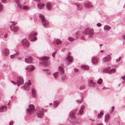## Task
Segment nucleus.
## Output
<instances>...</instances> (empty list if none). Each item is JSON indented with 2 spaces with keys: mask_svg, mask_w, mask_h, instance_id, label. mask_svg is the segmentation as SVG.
Masks as SVG:
<instances>
[{
  "mask_svg": "<svg viewBox=\"0 0 125 125\" xmlns=\"http://www.w3.org/2000/svg\"><path fill=\"white\" fill-rule=\"evenodd\" d=\"M35 111L34 107L33 105L31 104L29 106V108L27 109V112L29 114L32 113Z\"/></svg>",
  "mask_w": 125,
  "mask_h": 125,
  "instance_id": "obj_1",
  "label": "nucleus"
},
{
  "mask_svg": "<svg viewBox=\"0 0 125 125\" xmlns=\"http://www.w3.org/2000/svg\"><path fill=\"white\" fill-rule=\"evenodd\" d=\"M39 17L41 19L42 23L44 26L48 25V22L47 21L43 15L42 14H40L39 15Z\"/></svg>",
  "mask_w": 125,
  "mask_h": 125,
  "instance_id": "obj_2",
  "label": "nucleus"
},
{
  "mask_svg": "<svg viewBox=\"0 0 125 125\" xmlns=\"http://www.w3.org/2000/svg\"><path fill=\"white\" fill-rule=\"evenodd\" d=\"M84 33L92 35L94 34L93 30L89 28L87 29L84 31Z\"/></svg>",
  "mask_w": 125,
  "mask_h": 125,
  "instance_id": "obj_3",
  "label": "nucleus"
},
{
  "mask_svg": "<svg viewBox=\"0 0 125 125\" xmlns=\"http://www.w3.org/2000/svg\"><path fill=\"white\" fill-rule=\"evenodd\" d=\"M24 81L23 78L20 76H19L18 78V80L17 82L18 86H19L23 83Z\"/></svg>",
  "mask_w": 125,
  "mask_h": 125,
  "instance_id": "obj_4",
  "label": "nucleus"
},
{
  "mask_svg": "<svg viewBox=\"0 0 125 125\" xmlns=\"http://www.w3.org/2000/svg\"><path fill=\"white\" fill-rule=\"evenodd\" d=\"M35 69V67L34 66L30 65L28 68H26V69L28 72H31L33 71Z\"/></svg>",
  "mask_w": 125,
  "mask_h": 125,
  "instance_id": "obj_5",
  "label": "nucleus"
},
{
  "mask_svg": "<svg viewBox=\"0 0 125 125\" xmlns=\"http://www.w3.org/2000/svg\"><path fill=\"white\" fill-rule=\"evenodd\" d=\"M110 55H109L106 57H104L103 59V61L104 62H106L110 61L111 59Z\"/></svg>",
  "mask_w": 125,
  "mask_h": 125,
  "instance_id": "obj_6",
  "label": "nucleus"
},
{
  "mask_svg": "<svg viewBox=\"0 0 125 125\" xmlns=\"http://www.w3.org/2000/svg\"><path fill=\"white\" fill-rule=\"evenodd\" d=\"M11 29L13 31H17L18 29V27L14 26L13 25H12L10 27Z\"/></svg>",
  "mask_w": 125,
  "mask_h": 125,
  "instance_id": "obj_7",
  "label": "nucleus"
},
{
  "mask_svg": "<svg viewBox=\"0 0 125 125\" xmlns=\"http://www.w3.org/2000/svg\"><path fill=\"white\" fill-rule=\"evenodd\" d=\"M25 61L28 63L31 62L32 60V58L31 57L27 56L25 58Z\"/></svg>",
  "mask_w": 125,
  "mask_h": 125,
  "instance_id": "obj_8",
  "label": "nucleus"
},
{
  "mask_svg": "<svg viewBox=\"0 0 125 125\" xmlns=\"http://www.w3.org/2000/svg\"><path fill=\"white\" fill-rule=\"evenodd\" d=\"M110 68V67H108L107 68H106L104 69V71L105 72L109 73H110L112 71H113V72H115V69H113L112 70H109V69Z\"/></svg>",
  "mask_w": 125,
  "mask_h": 125,
  "instance_id": "obj_9",
  "label": "nucleus"
},
{
  "mask_svg": "<svg viewBox=\"0 0 125 125\" xmlns=\"http://www.w3.org/2000/svg\"><path fill=\"white\" fill-rule=\"evenodd\" d=\"M22 44L25 45V46H27L29 45V43L28 42L26 39H24L22 41Z\"/></svg>",
  "mask_w": 125,
  "mask_h": 125,
  "instance_id": "obj_10",
  "label": "nucleus"
},
{
  "mask_svg": "<svg viewBox=\"0 0 125 125\" xmlns=\"http://www.w3.org/2000/svg\"><path fill=\"white\" fill-rule=\"evenodd\" d=\"M92 61L93 64H97L98 62L97 58L95 57L92 58Z\"/></svg>",
  "mask_w": 125,
  "mask_h": 125,
  "instance_id": "obj_11",
  "label": "nucleus"
},
{
  "mask_svg": "<svg viewBox=\"0 0 125 125\" xmlns=\"http://www.w3.org/2000/svg\"><path fill=\"white\" fill-rule=\"evenodd\" d=\"M31 81L30 80H29L28 82L26 84H25L24 86L25 89H26L29 86L31 85Z\"/></svg>",
  "mask_w": 125,
  "mask_h": 125,
  "instance_id": "obj_12",
  "label": "nucleus"
},
{
  "mask_svg": "<svg viewBox=\"0 0 125 125\" xmlns=\"http://www.w3.org/2000/svg\"><path fill=\"white\" fill-rule=\"evenodd\" d=\"M110 118L109 115L108 114H106L105 116V121L106 122H108Z\"/></svg>",
  "mask_w": 125,
  "mask_h": 125,
  "instance_id": "obj_13",
  "label": "nucleus"
},
{
  "mask_svg": "<svg viewBox=\"0 0 125 125\" xmlns=\"http://www.w3.org/2000/svg\"><path fill=\"white\" fill-rule=\"evenodd\" d=\"M3 53L6 55H7L9 54V52L7 48H4L3 51Z\"/></svg>",
  "mask_w": 125,
  "mask_h": 125,
  "instance_id": "obj_14",
  "label": "nucleus"
},
{
  "mask_svg": "<svg viewBox=\"0 0 125 125\" xmlns=\"http://www.w3.org/2000/svg\"><path fill=\"white\" fill-rule=\"evenodd\" d=\"M68 60V61L70 62H73V58L69 55H68L66 58Z\"/></svg>",
  "mask_w": 125,
  "mask_h": 125,
  "instance_id": "obj_15",
  "label": "nucleus"
},
{
  "mask_svg": "<svg viewBox=\"0 0 125 125\" xmlns=\"http://www.w3.org/2000/svg\"><path fill=\"white\" fill-rule=\"evenodd\" d=\"M46 7L47 9L48 10H50L51 9L52 7V4H51L49 2H48L47 3Z\"/></svg>",
  "mask_w": 125,
  "mask_h": 125,
  "instance_id": "obj_16",
  "label": "nucleus"
},
{
  "mask_svg": "<svg viewBox=\"0 0 125 125\" xmlns=\"http://www.w3.org/2000/svg\"><path fill=\"white\" fill-rule=\"evenodd\" d=\"M84 108V106L83 105L82 106L80 110L78 113L77 114L78 115H81L83 112V110Z\"/></svg>",
  "mask_w": 125,
  "mask_h": 125,
  "instance_id": "obj_17",
  "label": "nucleus"
},
{
  "mask_svg": "<svg viewBox=\"0 0 125 125\" xmlns=\"http://www.w3.org/2000/svg\"><path fill=\"white\" fill-rule=\"evenodd\" d=\"M43 116V114L42 112H39L38 113V116L39 118H41Z\"/></svg>",
  "mask_w": 125,
  "mask_h": 125,
  "instance_id": "obj_18",
  "label": "nucleus"
},
{
  "mask_svg": "<svg viewBox=\"0 0 125 125\" xmlns=\"http://www.w3.org/2000/svg\"><path fill=\"white\" fill-rule=\"evenodd\" d=\"M7 109V107L6 106H3L0 108V112H2L6 111Z\"/></svg>",
  "mask_w": 125,
  "mask_h": 125,
  "instance_id": "obj_19",
  "label": "nucleus"
},
{
  "mask_svg": "<svg viewBox=\"0 0 125 125\" xmlns=\"http://www.w3.org/2000/svg\"><path fill=\"white\" fill-rule=\"evenodd\" d=\"M75 110L76 111H77V110L76 109ZM75 110L73 111L72 112H71L70 113V116L72 118L74 117V115L75 113Z\"/></svg>",
  "mask_w": 125,
  "mask_h": 125,
  "instance_id": "obj_20",
  "label": "nucleus"
},
{
  "mask_svg": "<svg viewBox=\"0 0 125 125\" xmlns=\"http://www.w3.org/2000/svg\"><path fill=\"white\" fill-rule=\"evenodd\" d=\"M62 42L58 39H56L54 41V43L55 44H60Z\"/></svg>",
  "mask_w": 125,
  "mask_h": 125,
  "instance_id": "obj_21",
  "label": "nucleus"
},
{
  "mask_svg": "<svg viewBox=\"0 0 125 125\" xmlns=\"http://www.w3.org/2000/svg\"><path fill=\"white\" fill-rule=\"evenodd\" d=\"M84 6L86 8H88L89 7H93L92 5L90 3H87Z\"/></svg>",
  "mask_w": 125,
  "mask_h": 125,
  "instance_id": "obj_22",
  "label": "nucleus"
},
{
  "mask_svg": "<svg viewBox=\"0 0 125 125\" xmlns=\"http://www.w3.org/2000/svg\"><path fill=\"white\" fill-rule=\"evenodd\" d=\"M38 5L39 8L40 9L43 8L44 6V4L42 3L39 4Z\"/></svg>",
  "mask_w": 125,
  "mask_h": 125,
  "instance_id": "obj_23",
  "label": "nucleus"
},
{
  "mask_svg": "<svg viewBox=\"0 0 125 125\" xmlns=\"http://www.w3.org/2000/svg\"><path fill=\"white\" fill-rule=\"evenodd\" d=\"M104 115V113L102 111H101L100 113L98 114L97 117L98 118H100Z\"/></svg>",
  "mask_w": 125,
  "mask_h": 125,
  "instance_id": "obj_24",
  "label": "nucleus"
},
{
  "mask_svg": "<svg viewBox=\"0 0 125 125\" xmlns=\"http://www.w3.org/2000/svg\"><path fill=\"white\" fill-rule=\"evenodd\" d=\"M32 96L34 97H35L36 96V93L35 91L33 89H32Z\"/></svg>",
  "mask_w": 125,
  "mask_h": 125,
  "instance_id": "obj_25",
  "label": "nucleus"
},
{
  "mask_svg": "<svg viewBox=\"0 0 125 125\" xmlns=\"http://www.w3.org/2000/svg\"><path fill=\"white\" fill-rule=\"evenodd\" d=\"M111 28V27L107 25H105L104 27V29L106 31H108Z\"/></svg>",
  "mask_w": 125,
  "mask_h": 125,
  "instance_id": "obj_26",
  "label": "nucleus"
},
{
  "mask_svg": "<svg viewBox=\"0 0 125 125\" xmlns=\"http://www.w3.org/2000/svg\"><path fill=\"white\" fill-rule=\"evenodd\" d=\"M81 67L83 69L88 70L89 69V67L87 65H82L81 66Z\"/></svg>",
  "mask_w": 125,
  "mask_h": 125,
  "instance_id": "obj_27",
  "label": "nucleus"
},
{
  "mask_svg": "<svg viewBox=\"0 0 125 125\" xmlns=\"http://www.w3.org/2000/svg\"><path fill=\"white\" fill-rule=\"evenodd\" d=\"M15 2L17 4L19 8H22L21 5L19 4L20 2V0H15Z\"/></svg>",
  "mask_w": 125,
  "mask_h": 125,
  "instance_id": "obj_28",
  "label": "nucleus"
},
{
  "mask_svg": "<svg viewBox=\"0 0 125 125\" xmlns=\"http://www.w3.org/2000/svg\"><path fill=\"white\" fill-rule=\"evenodd\" d=\"M59 71L62 73H63L64 71L63 70V68L62 66H59Z\"/></svg>",
  "mask_w": 125,
  "mask_h": 125,
  "instance_id": "obj_29",
  "label": "nucleus"
},
{
  "mask_svg": "<svg viewBox=\"0 0 125 125\" xmlns=\"http://www.w3.org/2000/svg\"><path fill=\"white\" fill-rule=\"evenodd\" d=\"M22 8L23 9L26 10H28L29 8L28 6L26 5L23 6Z\"/></svg>",
  "mask_w": 125,
  "mask_h": 125,
  "instance_id": "obj_30",
  "label": "nucleus"
},
{
  "mask_svg": "<svg viewBox=\"0 0 125 125\" xmlns=\"http://www.w3.org/2000/svg\"><path fill=\"white\" fill-rule=\"evenodd\" d=\"M48 59V57H42L41 60L43 61H46Z\"/></svg>",
  "mask_w": 125,
  "mask_h": 125,
  "instance_id": "obj_31",
  "label": "nucleus"
},
{
  "mask_svg": "<svg viewBox=\"0 0 125 125\" xmlns=\"http://www.w3.org/2000/svg\"><path fill=\"white\" fill-rule=\"evenodd\" d=\"M58 72H56L53 74V75L54 76V77L55 78H56L58 77Z\"/></svg>",
  "mask_w": 125,
  "mask_h": 125,
  "instance_id": "obj_32",
  "label": "nucleus"
},
{
  "mask_svg": "<svg viewBox=\"0 0 125 125\" xmlns=\"http://www.w3.org/2000/svg\"><path fill=\"white\" fill-rule=\"evenodd\" d=\"M102 79H100L97 81V83L99 84H101L102 82Z\"/></svg>",
  "mask_w": 125,
  "mask_h": 125,
  "instance_id": "obj_33",
  "label": "nucleus"
},
{
  "mask_svg": "<svg viewBox=\"0 0 125 125\" xmlns=\"http://www.w3.org/2000/svg\"><path fill=\"white\" fill-rule=\"evenodd\" d=\"M54 105L56 107L57 105H58V102L56 101H55L54 103Z\"/></svg>",
  "mask_w": 125,
  "mask_h": 125,
  "instance_id": "obj_34",
  "label": "nucleus"
},
{
  "mask_svg": "<svg viewBox=\"0 0 125 125\" xmlns=\"http://www.w3.org/2000/svg\"><path fill=\"white\" fill-rule=\"evenodd\" d=\"M2 10V5L0 4V11H1Z\"/></svg>",
  "mask_w": 125,
  "mask_h": 125,
  "instance_id": "obj_35",
  "label": "nucleus"
},
{
  "mask_svg": "<svg viewBox=\"0 0 125 125\" xmlns=\"http://www.w3.org/2000/svg\"><path fill=\"white\" fill-rule=\"evenodd\" d=\"M56 51L55 52H54L52 54V55L53 57H54L55 54V53H56Z\"/></svg>",
  "mask_w": 125,
  "mask_h": 125,
  "instance_id": "obj_36",
  "label": "nucleus"
},
{
  "mask_svg": "<svg viewBox=\"0 0 125 125\" xmlns=\"http://www.w3.org/2000/svg\"><path fill=\"white\" fill-rule=\"evenodd\" d=\"M90 83V84H94V82H93L92 80H90L89 81Z\"/></svg>",
  "mask_w": 125,
  "mask_h": 125,
  "instance_id": "obj_37",
  "label": "nucleus"
},
{
  "mask_svg": "<svg viewBox=\"0 0 125 125\" xmlns=\"http://www.w3.org/2000/svg\"><path fill=\"white\" fill-rule=\"evenodd\" d=\"M121 59V57H119V58L117 59L116 60V61L117 62H118L120 61V60Z\"/></svg>",
  "mask_w": 125,
  "mask_h": 125,
  "instance_id": "obj_38",
  "label": "nucleus"
},
{
  "mask_svg": "<svg viewBox=\"0 0 125 125\" xmlns=\"http://www.w3.org/2000/svg\"><path fill=\"white\" fill-rule=\"evenodd\" d=\"M68 40H69L71 41H73L74 40V39H73L71 38H69L68 39Z\"/></svg>",
  "mask_w": 125,
  "mask_h": 125,
  "instance_id": "obj_39",
  "label": "nucleus"
},
{
  "mask_svg": "<svg viewBox=\"0 0 125 125\" xmlns=\"http://www.w3.org/2000/svg\"><path fill=\"white\" fill-rule=\"evenodd\" d=\"M97 25L98 27H100L101 26V24L99 23L97 24Z\"/></svg>",
  "mask_w": 125,
  "mask_h": 125,
  "instance_id": "obj_40",
  "label": "nucleus"
},
{
  "mask_svg": "<svg viewBox=\"0 0 125 125\" xmlns=\"http://www.w3.org/2000/svg\"><path fill=\"white\" fill-rule=\"evenodd\" d=\"M11 82L12 83H13V84H14V85H15L16 84V82H14L13 81H11Z\"/></svg>",
  "mask_w": 125,
  "mask_h": 125,
  "instance_id": "obj_41",
  "label": "nucleus"
},
{
  "mask_svg": "<svg viewBox=\"0 0 125 125\" xmlns=\"http://www.w3.org/2000/svg\"><path fill=\"white\" fill-rule=\"evenodd\" d=\"M109 89L108 88H106L105 87H104L102 89L103 90H105L106 89Z\"/></svg>",
  "mask_w": 125,
  "mask_h": 125,
  "instance_id": "obj_42",
  "label": "nucleus"
},
{
  "mask_svg": "<svg viewBox=\"0 0 125 125\" xmlns=\"http://www.w3.org/2000/svg\"><path fill=\"white\" fill-rule=\"evenodd\" d=\"M74 71L75 72H77L78 71V69L76 68H75L74 69Z\"/></svg>",
  "mask_w": 125,
  "mask_h": 125,
  "instance_id": "obj_43",
  "label": "nucleus"
},
{
  "mask_svg": "<svg viewBox=\"0 0 125 125\" xmlns=\"http://www.w3.org/2000/svg\"><path fill=\"white\" fill-rule=\"evenodd\" d=\"M13 124V122H12L11 121L9 125H12Z\"/></svg>",
  "mask_w": 125,
  "mask_h": 125,
  "instance_id": "obj_44",
  "label": "nucleus"
},
{
  "mask_svg": "<svg viewBox=\"0 0 125 125\" xmlns=\"http://www.w3.org/2000/svg\"><path fill=\"white\" fill-rule=\"evenodd\" d=\"M14 55H11L10 56V58H13V57L14 56Z\"/></svg>",
  "mask_w": 125,
  "mask_h": 125,
  "instance_id": "obj_45",
  "label": "nucleus"
},
{
  "mask_svg": "<svg viewBox=\"0 0 125 125\" xmlns=\"http://www.w3.org/2000/svg\"><path fill=\"white\" fill-rule=\"evenodd\" d=\"M122 78L123 80H125V76H124L122 77Z\"/></svg>",
  "mask_w": 125,
  "mask_h": 125,
  "instance_id": "obj_46",
  "label": "nucleus"
},
{
  "mask_svg": "<svg viewBox=\"0 0 125 125\" xmlns=\"http://www.w3.org/2000/svg\"><path fill=\"white\" fill-rule=\"evenodd\" d=\"M114 108H115L114 106H113L112 107V111H113L114 110Z\"/></svg>",
  "mask_w": 125,
  "mask_h": 125,
  "instance_id": "obj_47",
  "label": "nucleus"
},
{
  "mask_svg": "<svg viewBox=\"0 0 125 125\" xmlns=\"http://www.w3.org/2000/svg\"><path fill=\"white\" fill-rule=\"evenodd\" d=\"M34 40H32L33 41H35L36 40V37H34Z\"/></svg>",
  "mask_w": 125,
  "mask_h": 125,
  "instance_id": "obj_48",
  "label": "nucleus"
},
{
  "mask_svg": "<svg viewBox=\"0 0 125 125\" xmlns=\"http://www.w3.org/2000/svg\"><path fill=\"white\" fill-rule=\"evenodd\" d=\"M64 78H63V77H62V79L63 80H64V79L65 78H66V76H64Z\"/></svg>",
  "mask_w": 125,
  "mask_h": 125,
  "instance_id": "obj_49",
  "label": "nucleus"
},
{
  "mask_svg": "<svg viewBox=\"0 0 125 125\" xmlns=\"http://www.w3.org/2000/svg\"><path fill=\"white\" fill-rule=\"evenodd\" d=\"M6 0H2V2H5L6 1Z\"/></svg>",
  "mask_w": 125,
  "mask_h": 125,
  "instance_id": "obj_50",
  "label": "nucleus"
},
{
  "mask_svg": "<svg viewBox=\"0 0 125 125\" xmlns=\"http://www.w3.org/2000/svg\"><path fill=\"white\" fill-rule=\"evenodd\" d=\"M47 70L48 71V72H47L48 73H49V74L50 73V71L48 70Z\"/></svg>",
  "mask_w": 125,
  "mask_h": 125,
  "instance_id": "obj_51",
  "label": "nucleus"
},
{
  "mask_svg": "<svg viewBox=\"0 0 125 125\" xmlns=\"http://www.w3.org/2000/svg\"><path fill=\"white\" fill-rule=\"evenodd\" d=\"M33 34L34 35H37V33L36 32H35Z\"/></svg>",
  "mask_w": 125,
  "mask_h": 125,
  "instance_id": "obj_52",
  "label": "nucleus"
},
{
  "mask_svg": "<svg viewBox=\"0 0 125 125\" xmlns=\"http://www.w3.org/2000/svg\"><path fill=\"white\" fill-rule=\"evenodd\" d=\"M7 34H5V35H4V37L5 38H6L7 37Z\"/></svg>",
  "mask_w": 125,
  "mask_h": 125,
  "instance_id": "obj_53",
  "label": "nucleus"
},
{
  "mask_svg": "<svg viewBox=\"0 0 125 125\" xmlns=\"http://www.w3.org/2000/svg\"><path fill=\"white\" fill-rule=\"evenodd\" d=\"M97 125H103L102 124H97Z\"/></svg>",
  "mask_w": 125,
  "mask_h": 125,
  "instance_id": "obj_54",
  "label": "nucleus"
},
{
  "mask_svg": "<svg viewBox=\"0 0 125 125\" xmlns=\"http://www.w3.org/2000/svg\"><path fill=\"white\" fill-rule=\"evenodd\" d=\"M103 45V44H101L100 45V47H101V46Z\"/></svg>",
  "mask_w": 125,
  "mask_h": 125,
  "instance_id": "obj_55",
  "label": "nucleus"
},
{
  "mask_svg": "<svg viewBox=\"0 0 125 125\" xmlns=\"http://www.w3.org/2000/svg\"><path fill=\"white\" fill-rule=\"evenodd\" d=\"M100 51L101 52H103V50H101Z\"/></svg>",
  "mask_w": 125,
  "mask_h": 125,
  "instance_id": "obj_56",
  "label": "nucleus"
},
{
  "mask_svg": "<svg viewBox=\"0 0 125 125\" xmlns=\"http://www.w3.org/2000/svg\"><path fill=\"white\" fill-rule=\"evenodd\" d=\"M123 37L124 38V39L125 40V36H124Z\"/></svg>",
  "mask_w": 125,
  "mask_h": 125,
  "instance_id": "obj_57",
  "label": "nucleus"
},
{
  "mask_svg": "<svg viewBox=\"0 0 125 125\" xmlns=\"http://www.w3.org/2000/svg\"><path fill=\"white\" fill-rule=\"evenodd\" d=\"M50 104V105H51H51H52V103H51Z\"/></svg>",
  "mask_w": 125,
  "mask_h": 125,
  "instance_id": "obj_58",
  "label": "nucleus"
},
{
  "mask_svg": "<svg viewBox=\"0 0 125 125\" xmlns=\"http://www.w3.org/2000/svg\"><path fill=\"white\" fill-rule=\"evenodd\" d=\"M69 54H71V53L70 52H69Z\"/></svg>",
  "mask_w": 125,
  "mask_h": 125,
  "instance_id": "obj_59",
  "label": "nucleus"
}]
</instances>
